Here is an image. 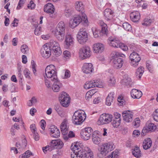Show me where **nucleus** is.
<instances>
[{"mask_svg":"<svg viewBox=\"0 0 158 158\" xmlns=\"http://www.w3.org/2000/svg\"><path fill=\"white\" fill-rule=\"evenodd\" d=\"M65 24L63 21L60 22L52 32L55 37L59 41L63 40L65 36Z\"/></svg>","mask_w":158,"mask_h":158,"instance_id":"f257e3e1","label":"nucleus"},{"mask_svg":"<svg viewBox=\"0 0 158 158\" xmlns=\"http://www.w3.org/2000/svg\"><path fill=\"white\" fill-rule=\"evenodd\" d=\"M45 74L46 77L51 78V81L53 82H55L57 81V72L53 65L50 64L47 66L45 69Z\"/></svg>","mask_w":158,"mask_h":158,"instance_id":"f03ea898","label":"nucleus"},{"mask_svg":"<svg viewBox=\"0 0 158 158\" xmlns=\"http://www.w3.org/2000/svg\"><path fill=\"white\" fill-rule=\"evenodd\" d=\"M86 118V114L83 110H78L74 113L72 117L73 123L76 125L81 124Z\"/></svg>","mask_w":158,"mask_h":158,"instance_id":"7ed1b4c3","label":"nucleus"},{"mask_svg":"<svg viewBox=\"0 0 158 158\" xmlns=\"http://www.w3.org/2000/svg\"><path fill=\"white\" fill-rule=\"evenodd\" d=\"M81 16L76 15L73 19H72L69 21V26L72 28H73L77 26L83 20L85 23H87L88 20L85 14L84 13L81 14Z\"/></svg>","mask_w":158,"mask_h":158,"instance_id":"20e7f679","label":"nucleus"},{"mask_svg":"<svg viewBox=\"0 0 158 158\" xmlns=\"http://www.w3.org/2000/svg\"><path fill=\"white\" fill-rule=\"evenodd\" d=\"M63 142L60 139L52 140L49 143V146L43 147L42 150L44 153H46L47 151H51L54 149H60L63 147Z\"/></svg>","mask_w":158,"mask_h":158,"instance_id":"39448f33","label":"nucleus"},{"mask_svg":"<svg viewBox=\"0 0 158 158\" xmlns=\"http://www.w3.org/2000/svg\"><path fill=\"white\" fill-rule=\"evenodd\" d=\"M125 56L123 54L118 52L112 57V61L114 67L116 69H120L122 66L123 63V59L120 57H124Z\"/></svg>","mask_w":158,"mask_h":158,"instance_id":"423d86ee","label":"nucleus"},{"mask_svg":"<svg viewBox=\"0 0 158 158\" xmlns=\"http://www.w3.org/2000/svg\"><path fill=\"white\" fill-rule=\"evenodd\" d=\"M108 43L110 46L115 48H119L124 51H127L128 49L127 46L120 42L118 39L114 37H109L108 39Z\"/></svg>","mask_w":158,"mask_h":158,"instance_id":"0eeeda50","label":"nucleus"},{"mask_svg":"<svg viewBox=\"0 0 158 158\" xmlns=\"http://www.w3.org/2000/svg\"><path fill=\"white\" fill-rule=\"evenodd\" d=\"M112 142H108L103 144L98 148L99 152L103 156H105L107 153L113 150L114 147Z\"/></svg>","mask_w":158,"mask_h":158,"instance_id":"6e6552de","label":"nucleus"},{"mask_svg":"<svg viewBox=\"0 0 158 158\" xmlns=\"http://www.w3.org/2000/svg\"><path fill=\"white\" fill-rule=\"evenodd\" d=\"M113 116L111 114H103L100 115L98 121V125L107 124L110 123L112 120Z\"/></svg>","mask_w":158,"mask_h":158,"instance_id":"1a4fd4ad","label":"nucleus"},{"mask_svg":"<svg viewBox=\"0 0 158 158\" xmlns=\"http://www.w3.org/2000/svg\"><path fill=\"white\" fill-rule=\"evenodd\" d=\"M77 40L79 43L83 44L88 40L87 34L83 28L80 29L77 35Z\"/></svg>","mask_w":158,"mask_h":158,"instance_id":"9d476101","label":"nucleus"},{"mask_svg":"<svg viewBox=\"0 0 158 158\" xmlns=\"http://www.w3.org/2000/svg\"><path fill=\"white\" fill-rule=\"evenodd\" d=\"M129 57L131 60V64L134 67L138 66L141 59L139 54L135 52L130 54Z\"/></svg>","mask_w":158,"mask_h":158,"instance_id":"9b49d317","label":"nucleus"},{"mask_svg":"<svg viewBox=\"0 0 158 158\" xmlns=\"http://www.w3.org/2000/svg\"><path fill=\"white\" fill-rule=\"evenodd\" d=\"M51 48L49 44H46L41 48L40 53L43 57L47 58L51 55Z\"/></svg>","mask_w":158,"mask_h":158,"instance_id":"f8f14e48","label":"nucleus"},{"mask_svg":"<svg viewBox=\"0 0 158 158\" xmlns=\"http://www.w3.org/2000/svg\"><path fill=\"white\" fill-rule=\"evenodd\" d=\"M80 148V144L76 143L75 144L73 147L71 148L73 153L71 154L72 158H82L83 154H81L82 152L81 151Z\"/></svg>","mask_w":158,"mask_h":158,"instance_id":"ddd939ff","label":"nucleus"},{"mask_svg":"<svg viewBox=\"0 0 158 158\" xmlns=\"http://www.w3.org/2000/svg\"><path fill=\"white\" fill-rule=\"evenodd\" d=\"M59 99L62 106L65 107H67L70 103V98L69 95L65 92H63L59 97Z\"/></svg>","mask_w":158,"mask_h":158,"instance_id":"4468645a","label":"nucleus"},{"mask_svg":"<svg viewBox=\"0 0 158 158\" xmlns=\"http://www.w3.org/2000/svg\"><path fill=\"white\" fill-rule=\"evenodd\" d=\"M93 132V130L91 127H87L82 130L81 133V138L85 140L89 139Z\"/></svg>","mask_w":158,"mask_h":158,"instance_id":"2eb2a0df","label":"nucleus"},{"mask_svg":"<svg viewBox=\"0 0 158 158\" xmlns=\"http://www.w3.org/2000/svg\"><path fill=\"white\" fill-rule=\"evenodd\" d=\"M79 53L83 59L89 58L91 55L90 48L87 46L84 47L80 49Z\"/></svg>","mask_w":158,"mask_h":158,"instance_id":"dca6fc26","label":"nucleus"},{"mask_svg":"<svg viewBox=\"0 0 158 158\" xmlns=\"http://www.w3.org/2000/svg\"><path fill=\"white\" fill-rule=\"evenodd\" d=\"M156 129V126L154 124L152 123H147L146 126L143 127L141 134L143 135H145L147 133L153 131Z\"/></svg>","mask_w":158,"mask_h":158,"instance_id":"f3484780","label":"nucleus"},{"mask_svg":"<svg viewBox=\"0 0 158 158\" xmlns=\"http://www.w3.org/2000/svg\"><path fill=\"white\" fill-rule=\"evenodd\" d=\"M123 120L127 123L131 122L133 120V114L132 112L129 110L125 111L122 113Z\"/></svg>","mask_w":158,"mask_h":158,"instance_id":"a211bd4d","label":"nucleus"},{"mask_svg":"<svg viewBox=\"0 0 158 158\" xmlns=\"http://www.w3.org/2000/svg\"><path fill=\"white\" fill-rule=\"evenodd\" d=\"M82 70L85 73H91L94 71L93 65L90 63H85L82 67Z\"/></svg>","mask_w":158,"mask_h":158,"instance_id":"6ab92c4d","label":"nucleus"},{"mask_svg":"<svg viewBox=\"0 0 158 158\" xmlns=\"http://www.w3.org/2000/svg\"><path fill=\"white\" fill-rule=\"evenodd\" d=\"M104 45L102 43H98L93 45V49L94 53H101L104 51Z\"/></svg>","mask_w":158,"mask_h":158,"instance_id":"aec40b11","label":"nucleus"},{"mask_svg":"<svg viewBox=\"0 0 158 158\" xmlns=\"http://www.w3.org/2000/svg\"><path fill=\"white\" fill-rule=\"evenodd\" d=\"M51 136L53 137L57 138L60 136V132L56 127L52 126L50 128Z\"/></svg>","mask_w":158,"mask_h":158,"instance_id":"412c9836","label":"nucleus"},{"mask_svg":"<svg viewBox=\"0 0 158 158\" xmlns=\"http://www.w3.org/2000/svg\"><path fill=\"white\" fill-rule=\"evenodd\" d=\"M113 11L109 8L106 9L104 12V19L107 20H111L113 17Z\"/></svg>","mask_w":158,"mask_h":158,"instance_id":"4be33fe9","label":"nucleus"},{"mask_svg":"<svg viewBox=\"0 0 158 158\" xmlns=\"http://www.w3.org/2000/svg\"><path fill=\"white\" fill-rule=\"evenodd\" d=\"M44 11L47 13L52 14L54 12L55 8L52 4L48 3L44 6Z\"/></svg>","mask_w":158,"mask_h":158,"instance_id":"5701e85b","label":"nucleus"},{"mask_svg":"<svg viewBox=\"0 0 158 158\" xmlns=\"http://www.w3.org/2000/svg\"><path fill=\"white\" fill-rule=\"evenodd\" d=\"M131 94L133 98L139 99L142 96V93L139 90L133 89L131 92Z\"/></svg>","mask_w":158,"mask_h":158,"instance_id":"b1692460","label":"nucleus"},{"mask_svg":"<svg viewBox=\"0 0 158 158\" xmlns=\"http://www.w3.org/2000/svg\"><path fill=\"white\" fill-rule=\"evenodd\" d=\"M67 121L64 119L62 122L60 126L61 133L63 135L68 133V127L67 125Z\"/></svg>","mask_w":158,"mask_h":158,"instance_id":"393cba45","label":"nucleus"},{"mask_svg":"<svg viewBox=\"0 0 158 158\" xmlns=\"http://www.w3.org/2000/svg\"><path fill=\"white\" fill-rule=\"evenodd\" d=\"M115 97V94L114 92H111L109 93L106 98V105L110 106L113 102L114 99Z\"/></svg>","mask_w":158,"mask_h":158,"instance_id":"a878e982","label":"nucleus"},{"mask_svg":"<svg viewBox=\"0 0 158 158\" xmlns=\"http://www.w3.org/2000/svg\"><path fill=\"white\" fill-rule=\"evenodd\" d=\"M73 40L74 38L71 35L68 33L66 34L65 42L68 47L73 44Z\"/></svg>","mask_w":158,"mask_h":158,"instance_id":"bb28decb","label":"nucleus"},{"mask_svg":"<svg viewBox=\"0 0 158 158\" xmlns=\"http://www.w3.org/2000/svg\"><path fill=\"white\" fill-rule=\"evenodd\" d=\"M130 17L133 22H136L139 19L140 14L138 11H134L131 12L130 15Z\"/></svg>","mask_w":158,"mask_h":158,"instance_id":"cd10ccee","label":"nucleus"},{"mask_svg":"<svg viewBox=\"0 0 158 158\" xmlns=\"http://www.w3.org/2000/svg\"><path fill=\"white\" fill-rule=\"evenodd\" d=\"M54 82V84L52 86V89L54 92H58L60 90V88L62 87V85L59 81L58 79L57 81Z\"/></svg>","mask_w":158,"mask_h":158,"instance_id":"c85d7f7f","label":"nucleus"},{"mask_svg":"<svg viewBox=\"0 0 158 158\" xmlns=\"http://www.w3.org/2000/svg\"><path fill=\"white\" fill-rule=\"evenodd\" d=\"M152 141L149 138L145 139L143 143V148L144 149L147 150L152 146Z\"/></svg>","mask_w":158,"mask_h":158,"instance_id":"c756f323","label":"nucleus"},{"mask_svg":"<svg viewBox=\"0 0 158 158\" xmlns=\"http://www.w3.org/2000/svg\"><path fill=\"white\" fill-rule=\"evenodd\" d=\"M101 140V139L97 132L95 131L94 132L92 135V140L93 143L96 144H98L100 142Z\"/></svg>","mask_w":158,"mask_h":158,"instance_id":"7c9ffc66","label":"nucleus"},{"mask_svg":"<svg viewBox=\"0 0 158 158\" xmlns=\"http://www.w3.org/2000/svg\"><path fill=\"white\" fill-rule=\"evenodd\" d=\"M101 27V32L104 34L106 35L108 33L107 26L103 21H100L99 23Z\"/></svg>","mask_w":158,"mask_h":158,"instance_id":"2f4dec72","label":"nucleus"},{"mask_svg":"<svg viewBox=\"0 0 158 158\" xmlns=\"http://www.w3.org/2000/svg\"><path fill=\"white\" fill-rule=\"evenodd\" d=\"M75 7L77 10L81 12V13H83L82 12L84 9V6L82 2H76L75 3Z\"/></svg>","mask_w":158,"mask_h":158,"instance_id":"473e14b6","label":"nucleus"},{"mask_svg":"<svg viewBox=\"0 0 158 158\" xmlns=\"http://www.w3.org/2000/svg\"><path fill=\"white\" fill-rule=\"evenodd\" d=\"M133 155L136 157L139 158L141 156L142 154L139 148L135 147L134 149L132 152Z\"/></svg>","mask_w":158,"mask_h":158,"instance_id":"72a5a7b5","label":"nucleus"},{"mask_svg":"<svg viewBox=\"0 0 158 158\" xmlns=\"http://www.w3.org/2000/svg\"><path fill=\"white\" fill-rule=\"evenodd\" d=\"M144 68L143 67L141 66L139 67L137 69L135 73V75L136 77L139 79H140L144 72Z\"/></svg>","mask_w":158,"mask_h":158,"instance_id":"f704fd0d","label":"nucleus"},{"mask_svg":"<svg viewBox=\"0 0 158 158\" xmlns=\"http://www.w3.org/2000/svg\"><path fill=\"white\" fill-rule=\"evenodd\" d=\"M94 81V80H93L87 82L84 85V88L85 89H88L91 88L95 87Z\"/></svg>","mask_w":158,"mask_h":158,"instance_id":"c9c22d12","label":"nucleus"},{"mask_svg":"<svg viewBox=\"0 0 158 158\" xmlns=\"http://www.w3.org/2000/svg\"><path fill=\"white\" fill-rule=\"evenodd\" d=\"M33 155L32 153L29 150L26 151L19 156V158H28Z\"/></svg>","mask_w":158,"mask_h":158,"instance_id":"e433bc0d","label":"nucleus"},{"mask_svg":"<svg viewBox=\"0 0 158 158\" xmlns=\"http://www.w3.org/2000/svg\"><path fill=\"white\" fill-rule=\"evenodd\" d=\"M73 10L71 8L66 7L64 11V15L66 17H69L72 14Z\"/></svg>","mask_w":158,"mask_h":158,"instance_id":"4c0bfd02","label":"nucleus"},{"mask_svg":"<svg viewBox=\"0 0 158 158\" xmlns=\"http://www.w3.org/2000/svg\"><path fill=\"white\" fill-rule=\"evenodd\" d=\"M75 136V134L72 131H70L68 135L65 134L63 135V138L65 140H68L69 138L73 137Z\"/></svg>","mask_w":158,"mask_h":158,"instance_id":"58836bf2","label":"nucleus"},{"mask_svg":"<svg viewBox=\"0 0 158 158\" xmlns=\"http://www.w3.org/2000/svg\"><path fill=\"white\" fill-rule=\"evenodd\" d=\"M94 85L95 87L101 88L103 87V84L101 80L99 79L94 80Z\"/></svg>","mask_w":158,"mask_h":158,"instance_id":"ea45409f","label":"nucleus"},{"mask_svg":"<svg viewBox=\"0 0 158 158\" xmlns=\"http://www.w3.org/2000/svg\"><path fill=\"white\" fill-rule=\"evenodd\" d=\"M94 94V92L93 90H91L88 91L85 94V98L86 99L89 100L91 98Z\"/></svg>","mask_w":158,"mask_h":158,"instance_id":"a19ab883","label":"nucleus"},{"mask_svg":"<svg viewBox=\"0 0 158 158\" xmlns=\"http://www.w3.org/2000/svg\"><path fill=\"white\" fill-rule=\"evenodd\" d=\"M52 51L54 55L56 56H59L61 53V51L60 47L54 48L52 49Z\"/></svg>","mask_w":158,"mask_h":158,"instance_id":"79ce46f5","label":"nucleus"},{"mask_svg":"<svg viewBox=\"0 0 158 158\" xmlns=\"http://www.w3.org/2000/svg\"><path fill=\"white\" fill-rule=\"evenodd\" d=\"M49 44L51 47H52V49L59 47L58 43L54 40H51Z\"/></svg>","mask_w":158,"mask_h":158,"instance_id":"37998d69","label":"nucleus"},{"mask_svg":"<svg viewBox=\"0 0 158 158\" xmlns=\"http://www.w3.org/2000/svg\"><path fill=\"white\" fill-rule=\"evenodd\" d=\"M108 84L110 86H113L115 83V79L113 76L109 77L108 81Z\"/></svg>","mask_w":158,"mask_h":158,"instance_id":"c03bdc74","label":"nucleus"},{"mask_svg":"<svg viewBox=\"0 0 158 158\" xmlns=\"http://www.w3.org/2000/svg\"><path fill=\"white\" fill-rule=\"evenodd\" d=\"M123 26L124 29L127 31H130L132 30L131 25L127 22L123 23Z\"/></svg>","mask_w":158,"mask_h":158,"instance_id":"a18cd8bd","label":"nucleus"},{"mask_svg":"<svg viewBox=\"0 0 158 158\" xmlns=\"http://www.w3.org/2000/svg\"><path fill=\"white\" fill-rule=\"evenodd\" d=\"M140 121L139 118H135L132 123V125L135 128L138 127L140 124Z\"/></svg>","mask_w":158,"mask_h":158,"instance_id":"49530a36","label":"nucleus"},{"mask_svg":"<svg viewBox=\"0 0 158 158\" xmlns=\"http://www.w3.org/2000/svg\"><path fill=\"white\" fill-rule=\"evenodd\" d=\"M21 51L24 54H26L28 52V48L27 45L23 44L21 46Z\"/></svg>","mask_w":158,"mask_h":158,"instance_id":"de8ad7c7","label":"nucleus"},{"mask_svg":"<svg viewBox=\"0 0 158 158\" xmlns=\"http://www.w3.org/2000/svg\"><path fill=\"white\" fill-rule=\"evenodd\" d=\"M92 30L94 37L96 38L98 37L100 32V31L96 28L93 29Z\"/></svg>","mask_w":158,"mask_h":158,"instance_id":"09e8293b","label":"nucleus"},{"mask_svg":"<svg viewBox=\"0 0 158 158\" xmlns=\"http://www.w3.org/2000/svg\"><path fill=\"white\" fill-rule=\"evenodd\" d=\"M84 158H93V153L90 149L89 148V151H87Z\"/></svg>","mask_w":158,"mask_h":158,"instance_id":"8fccbe9b","label":"nucleus"},{"mask_svg":"<svg viewBox=\"0 0 158 158\" xmlns=\"http://www.w3.org/2000/svg\"><path fill=\"white\" fill-rule=\"evenodd\" d=\"M121 120H117L114 119L113 122L112 123L113 127L114 128L118 127L120 124Z\"/></svg>","mask_w":158,"mask_h":158,"instance_id":"3c124183","label":"nucleus"},{"mask_svg":"<svg viewBox=\"0 0 158 158\" xmlns=\"http://www.w3.org/2000/svg\"><path fill=\"white\" fill-rule=\"evenodd\" d=\"M79 148H80L81 151L82 152L81 154H83V157L84 158L85 154L87 152V151H89V148L87 147H85L84 148H83L81 147V146L80 145Z\"/></svg>","mask_w":158,"mask_h":158,"instance_id":"603ef678","label":"nucleus"},{"mask_svg":"<svg viewBox=\"0 0 158 158\" xmlns=\"http://www.w3.org/2000/svg\"><path fill=\"white\" fill-rule=\"evenodd\" d=\"M123 82H124V84L126 85H127L131 84V81L130 77H127L123 79Z\"/></svg>","mask_w":158,"mask_h":158,"instance_id":"864d4df0","label":"nucleus"},{"mask_svg":"<svg viewBox=\"0 0 158 158\" xmlns=\"http://www.w3.org/2000/svg\"><path fill=\"white\" fill-rule=\"evenodd\" d=\"M44 82L46 86L48 88H51L52 86V83H51L50 80L47 79L45 77H44Z\"/></svg>","mask_w":158,"mask_h":158,"instance_id":"5fc2aeb1","label":"nucleus"},{"mask_svg":"<svg viewBox=\"0 0 158 158\" xmlns=\"http://www.w3.org/2000/svg\"><path fill=\"white\" fill-rule=\"evenodd\" d=\"M152 117L154 120L158 122V109L155 110L152 114Z\"/></svg>","mask_w":158,"mask_h":158,"instance_id":"6e6d98bb","label":"nucleus"},{"mask_svg":"<svg viewBox=\"0 0 158 158\" xmlns=\"http://www.w3.org/2000/svg\"><path fill=\"white\" fill-rule=\"evenodd\" d=\"M23 73L25 77L29 79L30 78V72L29 70L27 69H26L24 70Z\"/></svg>","mask_w":158,"mask_h":158,"instance_id":"4d7b16f0","label":"nucleus"},{"mask_svg":"<svg viewBox=\"0 0 158 158\" xmlns=\"http://www.w3.org/2000/svg\"><path fill=\"white\" fill-rule=\"evenodd\" d=\"M25 2L24 0H19L18 4V5L17 7V10H20L23 6V5Z\"/></svg>","mask_w":158,"mask_h":158,"instance_id":"13d9d810","label":"nucleus"},{"mask_svg":"<svg viewBox=\"0 0 158 158\" xmlns=\"http://www.w3.org/2000/svg\"><path fill=\"white\" fill-rule=\"evenodd\" d=\"M152 22V20L151 19H145L144 20V22L142 23L143 25L148 26L150 25Z\"/></svg>","mask_w":158,"mask_h":158,"instance_id":"bf43d9fd","label":"nucleus"},{"mask_svg":"<svg viewBox=\"0 0 158 158\" xmlns=\"http://www.w3.org/2000/svg\"><path fill=\"white\" fill-rule=\"evenodd\" d=\"M28 8L31 9H33L35 7V4L32 1H31L30 3L28 4L27 6Z\"/></svg>","mask_w":158,"mask_h":158,"instance_id":"052dcab7","label":"nucleus"},{"mask_svg":"<svg viewBox=\"0 0 158 158\" xmlns=\"http://www.w3.org/2000/svg\"><path fill=\"white\" fill-rule=\"evenodd\" d=\"M117 100L119 102V105H123L124 103V100L123 99V97L122 96L119 97L118 98Z\"/></svg>","mask_w":158,"mask_h":158,"instance_id":"680f3d73","label":"nucleus"},{"mask_svg":"<svg viewBox=\"0 0 158 158\" xmlns=\"http://www.w3.org/2000/svg\"><path fill=\"white\" fill-rule=\"evenodd\" d=\"M64 57L66 58H69L71 56L70 52L67 50H65L63 52Z\"/></svg>","mask_w":158,"mask_h":158,"instance_id":"e2e57ef3","label":"nucleus"},{"mask_svg":"<svg viewBox=\"0 0 158 158\" xmlns=\"http://www.w3.org/2000/svg\"><path fill=\"white\" fill-rule=\"evenodd\" d=\"M34 139L35 141H38L39 140L40 136L38 133L36 131L33 133Z\"/></svg>","mask_w":158,"mask_h":158,"instance_id":"0e129e2a","label":"nucleus"},{"mask_svg":"<svg viewBox=\"0 0 158 158\" xmlns=\"http://www.w3.org/2000/svg\"><path fill=\"white\" fill-rule=\"evenodd\" d=\"M121 115L118 113H114V119L121 120Z\"/></svg>","mask_w":158,"mask_h":158,"instance_id":"69168bd1","label":"nucleus"},{"mask_svg":"<svg viewBox=\"0 0 158 158\" xmlns=\"http://www.w3.org/2000/svg\"><path fill=\"white\" fill-rule=\"evenodd\" d=\"M70 77V71L67 69L65 70L64 74V77L67 79Z\"/></svg>","mask_w":158,"mask_h":158,"instance_id":"338daca9","label":"nucleus"},{"mask_svg":"<svg viewBox=\"0 0 158 158\" xmlns=\"http://www.w3.org/2000/svg\"><path fill=\"white\" fill-rule=\"evenodd\" d=\"M30 128L32 133L35 132L36 131V128L35 124H32L30 125Z\"/></svg>","mask_w":158,"mask_h":158,"instance_id":"774afa93","label":"nucleus"}]
</instances>
